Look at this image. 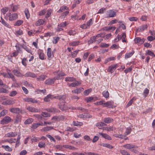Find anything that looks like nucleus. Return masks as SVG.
Masks as SVG:
<instances>
[{
  "mask_svg": "<svg viewBox=\"0 0 155 155\" xmlns=\"http://www.w3.org/2000/svg\"><path fill=\"white\" fill-rule=\"evenodd\" d=\"M6 15L8 17V20L10 21L15 20L18 18V14L16 13L11 14L8 12L6 14Z\"/></svg>",
  "mask_w": 155,
  "mask_h": 155,
  "instance_id": "nucleus-1",
  "label": "nucleus"
},
{
  "mask_svg": "<svg viewBox=\"0 0 155 155\" xmlns=\"http://www.w3.org/2000/svg\"><path fill=\"white\" fill-rule=\"evenodd\" d=\"M13 121L11 118L8 116H6L4 117L1 121L0 124H8L9 122Z\"/></svg>",
  "mask_w": 155,
  "mask_h": 155,
  "instance_id": "nucleus-2",
  "label": "nucleus"
},
{
  "mask_svg": "<svg viewBox=\"0 0 155 155\" xmlns=\"http://www.w3.org/2000/svg\"><path fill=\"white\" fill-rule=\"evenodd\" d=\"M106 18H113L116 16V12L112 10H109L106 12Z\"/></svg>",
  "mask_w": 155,
  "mask_h": 155,
  "instance_id": "nucleus-3",
  "label": "nucleus"
},
{
  "mask_svg": "<svg viewBox=\"0 0 155 155\" xmlns=\"http://www.w3.org/2000/svg\"><path fill=\"white\" fill-rule=\"evenodd\" d=\"M54 74L55 75V77L54 78L55 80L61 79V77L64 75V73L59 71L54 72Z\"/></svg>",
  "mask_w": 155,
  "mask_h": 155,
  "instance_id": "nucleus-4",
  "label": "nucleus"
},
{
  "mask_svg": "<svg viewBox=\"0 0 155 155\" xmlns=\"http://www.w3.org/2000/svg\"><path fill=\"white\" fill-rule=\"evenodd\" d=\"M12 71L14 75L17 77H21L23 76V75L20 72V69L18 68H15Z\"/></svg>",
  "mask_w": 155,
  "mask_h": 155,
  "instance_id": "nucleus-5",
  "label": "nucleus"
},
{
  "mask_svg": "<svg viewBox=\"0 0 155 155\" xmlns=\"http://www.w3.org/2000/svg\"><path fill=\"white\" fill-rule=\"evenodd\" d=\"M123 147L126 149L130 150V151L131 150H132L133 149L137 148L138 147L137 146L131 143L125 144L123 146Z\"/></svg>",
  "mask_w": 155,
  "mask_h": 155,
  "instance_id": "nucleus-6",
  "label": "nucleus"
},
{
  "mask_svg": "<svg viewBox=\"0 0 155 155\" xmlns=\"http://www.w3.org/2000/svg\"><path fill=\"white\" fill-rule=\"evenodd\" d=\"M114 102L113 101H108L104 103L103 106L107 107L109 108H114Z\"/></svg>",
  "mask_w": 155,
  "mask_h": 155,
  "instance_id": "nucleus-7",
  "label": "nucleus"
},
{
  "mask_svg": "<svg viewBox=\"0 0 155 155\" xmlns=\"http://www.w3.org/2000/svg\"><path fill=\"white\" fill-rule=\"evenodd\" d=\"M117 66L118 65L117 64L111 65L108 67L107 71L112 73L114 71Z\"/></svg>",
  "mask_w": 155,
  "mask_h": 155,
  "instance_id": "nucleus-8",
  "label": "nucleus"
},
{
  "mask_svg": "<svg viewBox=\"0 0 155 155\" xmlns=\"http://www.w3.org/2000/svg\"><path fill=\"white\" fill-rule=\"evenodd\" d=\"M147 25L146 24L143 25L141 26H139L136 30L135 32H138L143 31L146 29L147 28Z\"/></svg>",
  "mask_w": 155,
  "mask_h": 155,
  "instance_id": "nucleus-9",
  "label": "nucleus"
},
{
  "mask_svg": "<svg viewBox=\"0 0 155 155\" xmlns=\"http://www.w3.org/2000/svg\"><path fill=\"white\" fill-rule=\"evenodd\" d=\"M74 83H72L70 84H68L70 87H75L78 86L79 85L81 84V81H76Z\"/></svg>",
  "mask_w": 155,
  "mask_h": 155,
  "instance_id": "nucleus-10",
  "label": "nucleus"
},
{
  "mask_svg": "<svg viewBox=\"0 0 155 155\" xmlns=\"http://www.w3.org/2000/svg\"><path fill=\"white\" fill-rule=\"evenodd\" d=\"M26 109L29 111L32 112H40L39 110L32 107H26Z\"/></svg>",
  "mask_w": 155,
  "mask_h": 155,
  "instance_id": "nucleus-11",
  "label": "nucleus"
},
{
  "mask_svg": "<svg viewBox=\"0 0 155 155\" xmlns=\"http://www.w3.org/2000/svg\"><path fill=\"white\" fill-rule=\"evenodd\" d=\"M23 76L25 77H31L32 78L37 77V75L34 73L28 72L26 73L25 74L23 75Z\"/></svg>",
  "mask_w": 155,
  "mask_h": 155,
  "instance_id": "nucleus-12",
  "label": "nucleus"
},
{
  "mask_svg": "<svg viewBox=\"0 0 155 155\" xmlns=\"http://www.w3.org/2000/svg\"><path fill=\"white\" fill-rule=\"evenodd\" d=\"M98 136H101V137L107 139L108 140H112L111 137L108 135L106 134L101 133H99L98 134Z\"/></svg>",
  "mask_w": 155,
  "mask_h": 155,
  "instance_id": "nucleus-13",
  "label": "nucleus"
},
{
  "mask_svg": "<svg viewBox=\"0 0 155 155\" xmlns=\"http://www.w3.org/2000/svg\"><path fill=\"white\" fill-rule=\"evenodd\" d=\"M18 132H10L5 134V136L8 137H14L16 136Z\"/></svg>",
  "mask_w": 155,
  "mask_h": 155,
  "instance_id": "nucleus-14",
  "label": "nucleus"
},
{
  "mask_svg": "<svg viewBox=\"0 0 155 155\" xmlns=\"http://www.w3.org/2000/svg\"><path fill=\"white\" fill-rule=\"evenodd\" d=\"M116 29L114 26L105 27L102 28V30L108 31H113Z\"/></svg>",
  "mask_w": 155,
  "mask_h": 155,
  "instance_id": "nucleus-15",
  "label": "nucleus"
},
{
  "mask_svg": "<svg viewBox=\"0 0 155 155\" xmlns=\"http://www.w3.org/2000/svg\"><path fill=\"white\" fill-rule=\"evenodd\" d=\"M55 81V79L54 78H48L45 81V83L46 84L51 85L53 84Z\"/></svg>",
  "mask_w": 155,
  "mask_h": 155,
  "instance_id": "nucleus-16",
  "label": "nucleus"
},
{
  "mask_svg": "<svg viewBox=\"0 0 155 155\" xmlns=\"http://www.w3.org/2000/svg\"><path fill=\"white\" fill-rule=\"evenodd\" d=\"M84 90V89L83 87H80L72 91V92L75 94H78L83 91Z\"/></svg>",
  "mask_w": 155,
  "mask_h": 155,
  "instance_id": "nucleus-17",
  "label": "nucleus"
},
{
  "mask_svg": "<svg viewBox=\"0 0 155 155\" xmlns=\"http://www.w3.org/2000/svg\"><path fill=\"white\" fill-rule=\"evenodd\" d=\"M9 110L11 112L14 113L18 114L20 112V110L18 108L13 107L11 108Z\"/></svg>",
  "mask_w": 155,
  "mask_h": 155,
  "instance_id": "nucleus-18",
  "label": "nucleus"
},
{
  "mask_svg": "<svg viewBox=\"0 0 155 155\" xmlns=\"http://www.w3.org/2000/svg\"><path fill=\"white\" fill-rule=\"evenodd\" d=\"M99 128L100 129H102L103 130H106L108 131L114 130L116 129L115 128L113 127H103Z\"/></svg>",
  "mask_w": 155,
  "mask_h": 155,
  "instance_id": "nucleus-19",
  "label": "nucleus"
},
{
  "mask_svg": "<svg viewBox=\"0 0 155 155\" xmlns=\"http://www.w3.org/2000/svg\"><path fill=\"white\" fill-rule=\"evenodd\" d=\"M53 98V95L51 94L48 95L44 99V100L46 102H48L50 101V99H52Z\"/></svg>",
  "mask_w": 155,
  "mask_h": 155,
  "instance_id": "nucleus-20",
  "label": "nucleus"
},
{
  "mask_svg": "<svg viewBox=\"0 0 155 155\" xmlns=\"http://www.w3.org/2000/svg\"><path fill=\"white\" fill-rule=\"evenodd\" d=\"M62 147L66 149L71 150H74L76 149V148L73 146L68 145H64L62 146Z\"/></svg>",
  "mask_w": 155,
  "mask_h": 155,
  "instance_id": "nucleus-21",
  "label": "nucleus"
},
{
  "mask_svg": "<svg viewBox=\"0 0 155 155\" xmlns=\"http://www.w3.org/2000/svg\"><path fill=\"white\" fill-rule=\"evenodd\" d=\"M45 23L44 20L42 19H38L36 22L35 25L36 26H40L41 25H43Z\"/></svg>",
  "mask_w": 155,
  "mask_h": 155,
  "instance_id": "nucleus-22",
  "label": "nucleus"
},
{
  "mask_svg": "<svg viewBox=\"0 0 155 155\" xmlns=\"http://www.w3.org/2000/svg\"><path fill=\"white\" fill-rule=\"evenodd\" d=\"M53 98L60 100L64 101L65 99V97L64 95H58L54 97Z\"/></svg>",
  "mask_w": 155,
  "mask_h": 155,
  "instance_id": "nucleus-23",
  "label": "nucleus"
},
{
  "mask_svg": "<svg viewBox=\"0 0 155 155\" xmlns=\"http://www.w3.org/2000/svg\"><path fill=\"white\" fill-rule=\"evenodd\" d=\"M22 47L24 48L25 50H26L28 53H30L31 54L32 51L31 49L26 46H25L24 44H22L21 45Z\"/></svg>",
  "mask_w": 155,
  "mask_h": 155,
  "instance_id": "nucleus-24",
  "label": "nucleus"
},
{
  "mask_svg": "<svg viewBox=\"0 0 155 155\" xmlns=\"http://www.w3.org/2000/svg\"><path fill=\"white\" fill-rule=\"evenodd\" d=\"M21 116L19 115H17L15 118L14 123L15 124H17L21 121Z\"/></svg>",
  "mask_w": 155,
  "mask_h": 155,
  "instance_id": "nucleus-25",
  "label": "nucleus"
},
{
  "mask_svg": "<svg viewBox=\"0 0 155 155\" xmlns=\"http://www.w3.org/2000/svg\"><path fill=\"white\" fill-rule=\"evenodd\" d=\"M66 81L73 82L76 81V79L73 77H67L65 78Z\"/></svg>",
  "mask_w": 155,
  "mask_h": 155,
  "instance_id": "nucleus-26",
  "label": "nucleus"
},
{
  "mask_svg": "<svg viewBox=\"0 0 155 155\" xmlns=\"http://www.w3.org/2000/svg\"><path fill=\"white\" fill-rule=\"evenodd\" d=\"M47 56L48 58H50L53 56V53H51V48H48L47 49Z\"/></svg>",
  "mask_w": 155,
  "mask_h": 155,
  "instance_id": "nucleus-27",
  "label": "nucleus"
},
{
  "mask_svg": "<svg viewBox=\"0 0 155 155\" xmlns=\"http://www.w3.org/2000/svg\"><path fill=\"white\" fill-rule=\"evenodd\" d=\"M134 51L132 50L131 52L127 53L125 55V58H128L132 56V55L134 54Z\"/></svg>",
  "mask_w": 155,
  "mask_h": 155,
  "instance_id": "nucleus-28",
  "label": "nucleus"
},
{
  "mask_svg": "<svg viewBox=\"0 0 155 155\" xmlns=\"http://www.w3.org/2000/svg\"><path fill=\"white\" fill-rule=\"evenodd\" d=\"M113 121V119L110 117L105 118L104 119V122L106 123L109 124Z\"/></svg>",
  "mask_w": 155,
  "mask_h": 155,
  "instance_id": "nucleus-29",
  "label": "nucleus"
},
{
  "mask_svg": "<svg viewBox=\"0 0 155 155\" xmlns=\"http://www.w3.org/2000/svg\"><path fill=\"white\" fill-rule=\"evenodd\" d=\"M57 110L54 108L51 107L46 109V110L48 112L52 113H54L57 111Z\"/></svg>",
  "mask_w": 155,
  "mask_h": 155,
  "instance_id": "nucleus-30",
  "label": "nucleus"
},
{
  "mask_svg": "<svg viewBox=\"0 0 155 155\" xmlns=\"http://www.w3.org/2000/svg\"><path fill=\"white\" fill-rule=\"evenodd\" d=\"M100 145L103 147H107L110 149H112L113 148V147L112 146L108 143H102Z\"/></svg>",
  "mask_w": 155,
  "mask_h": 155,
  "instance_id": "nucleus-31",
  "label": "nucleus"
},
{
  "mask_svg": "<svg viewBox=\"0 0 155 155\" xmlns=\"http://www.w3.org/2000/svg\"><path fill=\"white\" fill-rule=\"evenodd\" d=\"M73 124L74 126H81L83 125V124L82 122H81L74 121L73 122Z\"/></svg>",
  "mask_w": 155,
  "mask_h": 155,
  "instance_id": "nucleus-32",
  "label": "nucleus"
},
{
  "mask_svg": "<svg viewBox=\"0 0 155 155\" xmlns=\"http://www.w3.org/2000/svg\"><path fill=\"white\" fill-rule=\"evenodd\" d=\"M40 140V138L34 136H32L31 139V140L32 142H36Z\"/></svg>",
  "mask_w": 155,
  "mask_h": 155,
  "instance_id": "nucleus-33",
  "label": "nucleus"
},
{
  "mask_svg": "<svg viewBox=\"0 0 155 155\" xmlns=\"http://www.w3.org/2000/svg\"><path fill=\"white\" fill-rule=\"evenodd\" d=\"M2 147L4 148L5 150L7 151L10 152L12 150V148L8 145H2Z\"/></svg>",
  "mask_w": 155,
  "mask_h": 155,
  "instance_id": "nucleus-34",
  "label": "nucleus"
},
{
  "mask_svg": "<svg viewBox=\"0 0 155 155\" xmlns=\"http://www.w3.org/2000/svg\"><path fill=\"white\" fill-rule=\"evenodd\" d=\"M23 23V21L21 20H19L17 21L14 24L15 26H19Z\"/></svg>",
  "mask_w": 155,
  "mask_h": 155,
  "instance_id": "nucleus-35",
  "label": "nucleus"
},
{
  "mask_svg": "<svg viewBox=\"0 0 155 155\" xmlns=\"http://www.w3.org/2000/svg\"><path fill=\"white\" fill-rule=\"evenodd\" d=\"M38 146L41 148H45L46 146V144L45 142L40 141L38 143Z\"/></svg>",
  "mask_w": 155,
  "mask_h": 155,
  "instance_id": "nucleus-36",
  "label": "nucleus"
},
{
  "mask_svg": "<svg viewBox=\"0 0 155 155\" xmlns=\"http://www.w3.org/2000/svg\"><path fill=\"white\" fill-rule=\"evenodd\" d=\"M33 121V119L31 118L27 119L24 122L25 124H28L31 123Z\"/></svg>",
  "mask_w": 155,
  "mask_h": 155,
  "instance_id": "nucleus-37",
  "label": "nucleus"
},
{
  "mask_svg": "<svg viewBox=\"0 0 155 155\" xmlns=\"http://www.w3.org/2000/svg\"><path fill=\"white\" fill-rule=\"evenodd\" d=\"M35 91L38 94L42 93L43 94H45V93L46 92V90L45 89H44L43 90L37 89H36Z\"/></svg>",
  "mask_w": 155,
  "mask_h": 155,
  "instance_id": "nucleus-38",
  "label": "nucleus"
},
{
  "mask_svg": "<svg viewBox=\"0 0 155 155\" xmlns=\"http://www.w3.org/2000/svg\"><path fill=\"white\" fill-rule=\"evenodd\" d=\"M103 96L106 98H108L109 97V93L108 91H104L102 93Z\"/></svg>",
  "mask_w": 155,
  "mask_h": 155,
  "instance_id": "nucleus-39",
  "label": "nucleus"
},
{
  "mask_svg": "<svg viewBox=\"0 0 155 155\" xmlns=\"http://www.w3.org/2000/svg\"><path fill=\"white\" fill-rule=\"evenodd\" d=\"M68 23L66 21L64 22H63L61 23L60 24L58 25V26L60 27H64L67 25H68Z\"/></svg>",
  "mask_w": 155,
  "mask_h": 155,
  "instance_id": "nucleus-40",
  "label": "nucleus"
},
{
  "mask_svg": "<svg viewBox=\"0 0 155 155\" xmlns=\"http://www.w3.org/2000/svg\"><path fill=\"white\" fill-rule=\"evenodd\" d=\"M120 152L122 155H130V153L125 150H120Z\"/></svg>",
  "mask_w": 155,
  "mask_h": 155,
  "instance_id": "nucleus-41",
  "label": "nucleus"
},
{
  "mask_svg": "<svg viewBox=\"0 0 155 155\" xmlns=\"http://www.w3.org/2000/svg\"><path fill=\"white\" fill-rule=\"evenodd\" d=\"M8 113V110H2L0 113V117L4 116Z\"/></svg>",
  "mask_w": 155,
  "mask_h": 155,
  "instance_id": "nucleus-42",
  "label": "nucleus"
},
{
  "mask_svg": "<svg viewBox=\"0 0 155 155\" xmlns=\"http://www.w3.org/2000/svg\"><path fill=\"white\" fill-rule=\"evenodd\" d=\"M107 124L104 122H101L97 123L96 124L95 126L96 127H103L104 126H106Z\"/></svg>",
  "mask_w": 155,
  "mask_h": 155,
  "instance_id": "nucleus-43",
  "label": "nucleus"
},
{
  "mask_svg": "<svg viewBox=\"0 0 155 155\" xmlns=\"http://www.w3.org/2000/svg\"><path fill=\"white\" fill-rule=\"evenodd\" d=\"M41 115L45 117H49L51 116V114L46 112H43L41 113Z\"/></svg>",
  "mask_w": 155,
  "mask_h": 155,
  "instance_id": "nucleus-44",
  "label": "nucleus"
},
{
  "mask_svg": "<svg viewBox=\"0 0 155 155\" xmlns=\"http://www.w3.org/2000/svg\"><path fill=\"white\" fill-rule=\"evenodd\" d=\"M149 93V90L147 88H146L144 90L143 95L144 97H146Z\"/></svg>",
  "mask_w": 155,
  "mask_h": 155,
  "instance_id": "nucleus-45",
  "label": "nucleus"
},
{
  "mask_svg": "<svg viewBox=\"0 0 155 155\" xmlns=\"http://www.w3.org/2000/svg\"><path fill=\"white\" fill-rule=\"evenodd\" d=\"M8 8L5 7L2 8L1 10V11L2 13L4 15L8 12Z\"/></svg>",
  "mask_w": 155,
  "mask_h": 155,
  "instance_id": "nucleus-46",
  "label": "nucleus"
},
{
  "mask_svg": "<svg viewBox=\"0 0 155 155\" xmlns=\"http://www.w3.org/2000/svg\"><path fill=\"white\" fill-rule=\"evenodd\" d=\"M46 78L45 75H42L39 76L38 78H37L38 81H44Z\"/></svg>",
  "mask_w": 155,
  "mask_h": 155,
  "instance_id": "nucleus-47",
  "label": "nucleus"
},
{
  "mask_svg": "<svg viewBox=\"0 0 155 155\" xmlns=\"http://www.w3.org/2000/svg\"><path fill=\"white\" fill-rule=\"evenodd\" d=\"M67 7L66 6H63L61 7L57 11L58 13H61L64 11L65 9H66Z\"/></svg>",
  "mask_w": 155,
  "mask_h": 155,
  "instance_id": "nucleus-48",
  "label": "nucleus"
},
{
  "mask_svg": "<svg viewBox=\"0 0 155 155\" xmlns=\"http://www.w3.org/2000/svg\"><path fill=\"white\" fill-rule=\"evenodd\" d=\"M68 33L70 35H74L76 34V31L75 29H74L70 30Z\"/></svg>",
  "mask_w": 155,
  "mask_h": 155,
  "instance_id": "nucleus-49",
  "label": "nucleus"
},
{
  "mask_svg": "<svg viewBox=\"0 0 155 155\" xmlns=\"http://www.w3.org/2000/svg\"><path fill=\"white\" fill-rule=\"evenodd\" d=\"M53 129V127H52L51 126H47L45 127H44L43 128V130L44 131H48L49 130H52Z\"/></svg>",
  "mask_w": 155,
  "mask_h": 155,
  "instance_id": "nucleus-50",
  "label": "nucleus"
},
{
  "mask_svg": "<svg viewBox=\"0 0 155 155\" xmlns=\"http://www.w3.org/2000/svg\"><path fill=\"white\" fill-rule=\"evenodd\" d=\"M59 108L62 111L65 110L64 108L65 107V105L64 104H59L58 105Z\"/></svg>",
  "mask_w": 155,
  "mask_h": 155,
  "instance_id": "nucleus-51",
  "label": "nucleus"
},
{
  "mask_svg": "<svg viewBox=\"0 0 155 155\" xmlns=\"http://www.w3.org/2000/svg\"><path fill=\"white\" fill-rule=\"evenodd\" d=\"M135 98L134 97L132 98L128 103L127 105L126 106V107H127L129 106H130L133 103V100H134Z\"/></svg>",
  "mask_w": 155,
  "mask_h": 155,
  "instance_id": "nucleus-52",
  "label": "nucleus"
},
{
  "mask_svg": "<svg viewBox=\"0 0 155 155\" xmlns=\"http://www.w3.org/2000/svg\"><path fill=\"white\" fill-rule=\"evenodd\" d=\"M91 89H88L87 90H85L83 93L84 95L87 96L91 92Z\"/></svg>",
  "mask_w": 155,
  "mask_h": 155,
  "instance_id": "nucleus-53",
  "label": "nucleus"
},
{
  "mask_svg": "<svg viewBox=\"0 0 155 155\" xmlns=\"http://www.w3.org/2000/svg\"><path fill=\"white\" fill-rule=\"evenodd\" d=\"M15 47L16 48V51H17L18 53H22V51L21 50V49L20 47L17 44L15 46Z\"/></svg>",
  "mask_w": 155,
  "mask_h": 155,
  "instance_id": "nucleus-54",
  "label": "nucleus"
},
{
  "mask_svg": "<svg viewBox=\"0 0 155 155\" xmlns=\"http://www.w3.org/2000/svg\"><path fill=\"white\" fill-rule=\"evenodd\" d=\"M7 76L8 77V78H10L12 80H14L15 79V77L14 75L11 72L7 73Z\"/></svg>",
  "mask_w": 155,
  "mask_h": 155,
  "instance_id": "nucleus-55",
  "label": "nucleus"
},
{
  "mask_svg": "<svg viewBox=\"0 0 155 155\" xmlns=\"http://www.w3.org/2000/svg\"><path fill=\"white\" fill-rule=\"evenodd\" d=\"M114 136L116 138L121 139H124L125 137V136L122 134H115Z\"/></svg>",
  "mask_w": 155,
  "mask_h": 155,
  "instance_id": "nucleus-56",
  "label": "nucleus"
},
{
  "mask_svg": "<svg viewBox=\"0 0 155 155\" xmlns=\"http://www.w3.org/2000/svg\"><path fill=\"white\" fill-rule=\"evenodd\" d=\"M79 51V50H76L74 52L71 53V55L72 57L74 58L75 57L77 54H78V52Z\"/></svg>",
  "mask_w": 155,
  "mask_h": 155,
  "instance_id": "nucleus-57",
  "label": "nucleus"
},
{
  "mask_svg": "<svg viewBox=\"0 0 155 155\" xmlns=\"http://www.w3.org/2000/svg\"><path fill=\"white\" fill-rule=\"evenodd\" d=\"M52 12L51 9H50L48 10L46 13V18H48L50 16Z\"/></svg>",
  "mask_w": 155,
  "mask_h": 155,
  "instance_id": "nucleus-58",
  "label": "nucleus"
},
{
  "mask_svg": "<svg viewBox=\"0 0 155 155\" xmlns=\"http://www.w3.org/2000/svg\"><path fill=\"white\" fill-rule=\"evenodd\" d=\"M80 43L78 41H74L69 43V45L71 46H76L78 45Z\"/></svg>",
  "mask_w": 155,
  "mask_h": 155,
  "instance_id": "nucleus-59",
  "label": "nucleus"
},
{
  "mask_svg": "<svg viewBox=\"0 0 155 155\" xmlns=\"http://www.w3.org/2000/svg\"><path fill=\"white\" fill-rule=\"evenodd\" d=\"M132 131V130L130 127H127L125 131V133L127 135L129 134Z\"/></svg>",
  "mask_w": 155,
  "mask_h": 155,
  "instance_id": "nucleus-60",
  "label": "nucleus"
},
{
  "mask_svg": "<svg viewBox=\"0 0 155 155\" xmlns=\"http://www.w3.org/2000/svg\"><path fill=\"white\" fill-rule=\"evenodd\" d=\"M106 10V8H102L100 9L98 11L97 13L98 14H103L104 12V11Z\"/></svg>",
  "mask_w": 155,
  "mask_h": 155,
  "instance_id": "nucleus-61",
  "label": "nucleus"
},
{
  "mask_svg": "<svg viewBox=\"0 0 155 155\" xmlns=\"http://www.w3.org/2000/svg\"><path fill=\"white\" fill-rule=\"evenodd\" d=\"M17 93V92L15 91H12L9 94V96L11 97L15 96Z\"/></svg>",
  "mask_w": 155,
  "mask_h": 155,
  "instance_id": "nucleus-62",
  "label": "nucleus"
},
{
  "mask_svg": "<svg viewBox=\"0 0 155 155\" xmlns=\"http://www.w3.org/2000/svg\"><path fill=\"white\" fill-rule=\"evenodd\" d=\"M39 126V125L38 124V123H34L31 126V127L32 129H35Z\"/></svg>",
  "mask_w": 155,
  "mask_h": 155,
  "instance_id": "nucleus-63",
  "label": "nucleus"
},
{
  "mask_svg": "<svg viewBox=\"0 0 155 155\" xmlns=\"http://www.w3.org/2000/svg\"><path fill=\"white\" fill-rule=\"evenodd\" d=\"M1 23L4 26L7 27L8 28H10V26L9 24H8L7 22H6L5 20L3 21Z\"/></svg>",
  "mask_w": 155,
  "mask_h": 155,
  "instance_id": "nucleus-64",
  "label": "nucleus"
}]
</instances>
